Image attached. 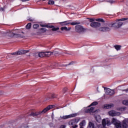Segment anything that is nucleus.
Returning <instances> with one entry per match:
<instances>
[{
	"label": "nucleus",
	"mask_w": 128,
	"mask_h": 128,
	"mask_svg": "<svg viewBox=\"0 0 128 128\" xmlns=\"http://www.w3.org/2000/svg\"><path fill=\"white\" fill-rule=\"evenodd\" d=\"M125 92H128V88L125 90Z\"/></svg>",
	"instance_id": "48"
},
{
	"label": "nucleus",
	"mask_w": 128,
	"mask_h": 128,
	"mask_svg": "<svg viewBox=\"0 0 128 128\" xmlns=\"http://www.w3.org/2000/svg\"><path fill=\"white\" fill-rule=\"evenodd\" d=\"M41 30H44V32H46V28H41Z\"/></svg>",
	"instance_id": "41"
},
{
	"label": "nucleus",
	"mask_w": 128,
	"mask_h": 128,
	"mask_svg": "<svg viewBox=\"0 0 128 128\" xmlns=\"http://www.w3.org/2000/svg\"><path fill=\"white\" fill-rule=\"evenodd\" d=\"M108 2H110V4H114V0H108Z\"/></svg>",
	"instance_id": "42"
},
{
	"label": "nucleus",
	"mask_w": 128,
	"mask_h": 128,
	"mask_svg": "<svg viewBox=\"0 0 128 128\" xmlns=\"http://www.w3.org/2000/svg\"><path fill=\"white\" fill-rule=\"evenodd\" d=\"M94 128V124L92 122H90L88 124V128Z\"/></svg>",
	"instance_id": "22"
},
{
	"label": "nucleus",
	"mask_w": 128,
	"mask_h": 128,
	"mask_svg": "<svg viewBox=\"0 0 128 128\" xmlns=\"http://www.w3.org/2000/svg\"><path fill=\"white\" fill-rule=\"evenodd\" d=\"M96 21L97 22H104V20L103 19H100V18L96 19Z\"/></svg>",
	"instance_id": "33"
},
{
	"label": "nucleus",
	"mask_w": 128,
	"mask_h": 128,
	"mask_svg": "<svg viewBox=\"0 0 128 128\" xmlns=\"http://www.w3.org/2000/svg\"><path fill=\"white\" fill-rule=\"evenodd\" d=\"M108 114L111 116H120V112H116L114 110L110 111Z\"/></svg>",
	"instance_id": "7"
},
{
	"label": "nucleus",
	"mask_w": 128,
	"mask_h": 128,
	"mask_svg": "<svg viewBox=\"0 0 128 128\" xmlns=\"http://www.w3.org/2000/svg\"><path fill=\"white\" fill-rule=\"evenodd\" d=\"M80 128H84L82 126H86V120H82L80 124Z\"/></svg>",
	"instance_id": "21"
},
{
	"label": "nucleus",
	"mask_w": 128,
	"mask_h": 128,
	"mask_svg": "<svg viewBox=\"0 0 128 128\" xmlns=\"http://www.w3.org/2000/svg\"><path fill=\"white\" fill-rule=\"evenodd\" d=\"M56 98V96L54 95V94H52V98Z\"/></svg>",
	"instance_id": "38"
},
{
	"label": "nucleus",
	"mask_w": 128,
	"mask_h": 128,
	"mask_svg": "<svg viewBox=\"0 0 128 128\" xmlns=\"http://www.w3.org/2000/svg\"><path fill=\"white\" fill-rule=\"evenodd\" d=\"M76 116V114H71L68 116H64L62 118L63 120H68V118H74Z\"/></svg>",
	"instance_id": "11"
},
{
	"label": "nucleus",
	"mask_w": 128,
	"mask_h": 128,
	"mask_svg": "<svg viewBox=\"0 0 128 128\" xmlns=\"http://www.w3.org/2000/svg\"><path fill=\"white\" fill-rule=\"evenodd\" d=\"M90 26L92 28H100V23L98 22H92L90 24Z\"/></svg>",
	"instance_id": "10"
},
{
	"label": "nucleus",
	"mask_w": 128,
	"mask_h": 128,
	"mask_svg": "<svg viewBox=\"0 0 128 128\" xmlns=\"http://www.w3.org/2000/svg\"><path fill=\"white\" fill-rule=\"evenodd\" d=\"M60 30V28H58V27L56 28V27H54V26H53V27L52 29V30L53 32H56V30Z\"/></svg>",
	"instance_id": "25"
},
{
	"label": "nucleus",
	"mask_w": 128,
	"mask_h": 128,
	"mask_svg": "<svg viewBox=\"0 0 128 128\" xmlns=\"http://www.w3.org/2000/svg\"><path fill=\"white\" fill-rule=\"evenodd\" d=\"M58 32H61L58 31Z\"/></svg>",
	"instance_id": "49"
},
{
	"label": "nucleus",
	"mask_w": 128,
	"mask_h": 128,
	"mask_svg": "<svg viewBox=\"0 0 128 128\" xmlns=\"http://www.w3.org/2000/svg\"><path fill=\"white\" fill-rule=\"evenodd\" d=\"M4 10L3 8H0V12H4Z\"/></svg>",
	"instance_id": "46"
},
{
	"label": "nucleus",
	"mask_w": 128,
	"mask_h": 128,
	"mask_svg": "<svg viewBox=\"0 0 128 128\" xmlns=\"http://www.w3.org/2000/svg\"><path fill=\"white\" fill-rule=\"evenodd\" d=\"M54 108L53 106L50 105L45 108L41 112V114H46L48 112V110H52Z\"/></svg>",
	"instance_id": "12"
},
{
	"label": "nucleus",
	"mask_w": 128,
	"mask_h": 128,
	"mask_svg": "<svg viewBox=\"0 0 128 128\" xmlns=\"http://www.w3.org/2000/svg\"><path fill=\"white\" fill-rule=\"evenodd\" d=\"M86 30V29L84 28L82 26L76 25L75 26V32L78 34H82Z\"/></svg>",
	"instance_id": "2"
},
{
	"label": "nucleus",
	"mask_w": 128,
	"mask_h": 128,
	"mask_svg": "<svg viewBox=\"0 0 128 128\" xmlns=\"http://www.w3.org/2000/svg\"><path fill=\"white\" fill-rule=\"evenodd\" d=\"M52 56L50 52H40L38 54L39 58H44V56Z\"/></svg>",
	"instance_id": "5"
},
{
	"label": "nucleus",
	"mask_w": 128,
	"mask_h": 128,
	"mask_svg": "<svg viewBox=\"0 0 128 128\" xmlns=\"http://www.w3.org/2000/svg\"><path fill=\"white\" fill-rule=\"evenodd\" d=\"M4 94V91L0 90V96H2Z\"/></svg>",
	"instance_id": "40"
},
{
	"label": "nucleus",
	"mask_w": 128,
	"mask_h": 128,
	"mask_svg": "<svg viewBox=\"0 0 128 128\" xmlns=\"http://www.w3.org/2000/svg\"><path fill=\"white\" fill-rule=\"evenodd\" d=\"M70 24V22H69L68 21L60 22V24H61V26H68V24Z\"/></svg>",
	"instance_id": "19"
},
{
	"label": "nucleus",
	"mask_w": 128,
	"mask_h": 128,
	"mask_svg": "<svg viewBox=\"0 0 128 128\" xmlns=\"http://www.w3.org/2000/svg\"><path fill=\"white\" fill-rule=\"evenodd\" d=\"M112 106H114V104H105L104 106V108L105 110H106L108 108H112Z\"/></svg>",
	"instance_id": "15"
},
{
	"label": "nucleus",
	"mask_w": 128,
	"mask_h": 128,
	"mask_svg": "<svg viewBox=\"0 0 128 128\" xmlns=\"http://www.w3.org/2000/svg\"><path fill=\"white\" fill-rule=\"evenodd\" d=\"M94 21V20L92 19V18H90L89 22H93Z\"/></svg>",
	"instance_id": "39"
},
{
	"label": "nucleus",
	"mask_w": 128,
	"mask_h": 128,
	"mask_svg": "<svg viewBox=\"0 0 128 128\" xmlns=\"http://www.w3.org/2000/svg\"><path fill=\"white\" fill-rule=\"evenodd\" d=\"M22 2H28L29 0H21Z\"/></svg>",
	"instance_id": "47"
},
{
	"label": "nucleus",
	"mask_w": 128,
	"mask_h": 128,
	"mask_svg": "<svg viewBox=\"0 0 128 128\" xmlns=\"http://www.w3.org/2000/svg\"><path fill=\"white\" fill-rule=\"evenodd\" d=\"M50 68H58V64L54 63L50 66Z\"/></svg>",
	"instance_id": "20"
},
{
	"label": "nucleus",
	"mask_w": 128,
	"mask_h": 128,
	"mask_svg": "<svg viewBox=\"0 0 128 128\" xmlns=\"http://www.w3.org/2000/svg\"><path fill=\"white\" fill-rule=\"evenodd\" d=\"M98 104L97 102H92L89 106H96Z\"/></svg>",
	"instance_id": "30"
},
{
	"label": "nucleus",
	"mask_w": 128,
	"mask_h": 128,
	"mask_svg": "<svg viewBox=\"0 0 128 128\" xmlns=\"http://www.w3.org/2000/svg\"><path fill=\"white\" fill-rule=\"evenodd\" d=\"M74 64V62H72L70 63H69L68 64L62 65V66H64V68H66V66H70L71 64Z\"/></svg>",
	"instance_id": "27"
},
{
	"label": "nucleus",
	"mask_w": 128,
	"mask_h": 128,
	"mask_svg": "<svg viewBox=\"0 0 128 128\" xmlns=\"http://www.w3.org/2000/svg\"><path fill=\"white\" fill-rule=\"evenodd\" d=\"M106 94L108 96H114L116 92L114 90L107 88L106 90Z\"/></svg>",
	"instance_id": "8"
},
{
	"label": "nucleus",
	"mask_w": 128,
	"mask_h": 128,
	"mask_svg": "<svg viewBox=\"0 0 128 128\" xmlns=\"http://www.w3.org/2000/svg\"><path fill=\"white\" fill-rule=\"evenodd\" d=\"M48 28H52H52H54V26H48L47 25V27Z\"/></svg>",
	"instance_id": "36"
},
{
	"label": "nucleus",
	"mask_w": 128,
	"mask_h": 128,
	"mask_svg": "<svg viewBox=\"0 0 128 128\" xmlns=\"http://www.w3.org/2000/svg\"><path fill=\"white\" fill-rule=\"evenodd\" d=\"M126 107H122L120 108V110H121V112H124V110H126Z\"/></svg>",
	"instance_id": "31"
},
{
	"label": "nucleus",
	"mask_w": 128,
	"mask_h": 128,
	"mask_svg": "<svg viewBox=\"0 0 128 128\" xmlns=\"http://www.w3.org/2000/svg\"><path fill=\"white\" fill-rule=\"evenodd\" d=\"M122 104H125L126 106H128V100H124L122 102Z\"/></svg>",
	"instance_id": "28"
},
{
	"label": "nucleus",
	"mask_w": 128,
	"mask_h": 128,
	"mask_svg": "<svg viewBox=\"0 0 128 128\" xmlns=\"http://www.w3.org/2000/svg\"><path fill=\"white\" fill-rule=\"evenodd\" d=\"M38 114H40L39 112H32L30 114V116H38Z\"/></svg>",
	"instance_id": "18"
},
{
	"label": "nucleus",
	"mask_w": 128,
	"mask_h": 128,
	"mask_svg": "<svg viewBox=\"0 0 128 128\" xmlns=\"http://www.w3.org/2000/svg\"><path fill=\"white\" fill-rule=\"evenodd\" d=\"M32 28V24L31 23H28V24L26 26V30H30Z\"/></svg>",
	"instance_id": "26"
},
{
	"label": "nucleus",
	"mask_w": 128,
	"mask_h": 128,
	"mask_svg": "<svg viewBox=\"0 0 128 128\" xmlns=\"http://www.w3.org/2000/svg\"><path fill=\"white\" fill-rule=\"evenodd\" d=\"M112 124H116V120L114 118H113L112 120Z\"/></svg>",
	"instance_id": "32"
},
{
	"label": "nucleus",
	"mask_w": 128,
	"mask_h": 128,
	"mask_svg": "<svg viewBox=\"0 0 128 128\" xmlns=\"http://www.w3.org/2000/svg\"><path fill=\"white\" fill-rule=\"evenodd\" d=\"M28 52H30L28 50H21L15 52L10 53L9 54H12V56H20L22 54H28Z\"/></svg>",
	"instance_id": "4"
},
{
	"label": "nucleus",
	"mask_w": 128,
	"mask_h": 128,
	"mask_svg": "<svg viewBox=\"0 0 128 128\" xmlns=\"http://www.w3.org/2000/svg\"><path fill=\"white\" fill-rule=\"evenodd\" d=\"M71 26H76V24H80V22H72L70 23Z\"/></svg>",
	"instance_id": "23"
},
{
	"label": "nucleus",
	"mask_w": 128,
	"mask_h": 128,
	"mask_svg": "<svg viewBox=\"0 0 128 128\" xmlns=\"http://www.w3.org/2000/svg\"><path fill=\"white\" fill-rule=\"evenodd\" d=\"M114 48H116V50H120V46L118 45L114 46Z\"/></svg>",
	"instance_id": "29"
},
{
	"label": "nucleus",
	"mask_w": 128,
	"mask_h": 128,
	"mask_svg": "<svg viewBox=\"0 0 128 128\" xmlns=\"http://www.w3.org/2000/svg\"><path fill=\"white\" fill-rule=\"evenodd\" d=\"M51 52V56L52 54H54V56H58V52L56 50H54L52 52Z\"/></svg>",
	"instance_id": "24"
},
{
	"label": "nucleus",
	"mask_w": 128,
	"mask_h": 128,
	"mask_svg": "<svg viewBox=\"0 0 128 128\" xmlns=\"http://www.w3.org/2000/svg\"><path fill=\"white\" fill-rule=\"evenodd\" d=\"M28 20H30V22H34V20L30 18L28 19Z\"/></svg>",
	"instance_id": "44"
},
{
	"label": "nucleus",
	"mask_w": 128,
	"mask_h": 128,
	"mask_svg": "<svg viewBox=\"0 0 128 128\" xmlns=\"http://www.w3.org/2000/svg\"><path fill=\"white\" fill-rule=\"evenodd\" d=\"M74 121L71 120L70 122H69V124H70V126H72V128H78V125H75L74 126Z\"/></svg>",
	"instance_id": "17"
},
{
	"label": "nucleus",
	"mask_w": 128,
	"mask_h": 128,
	"mask_svg": "<svg viewBox=\"0 0 128 128\" xmlns=\"http://www.w3.org/2000/svg\"><path fill=\"white\" fill-rule=\"evenodd\" d=\"M127 122L128 120H124L122 125L120 124L116 123V128H128V122Z\"/></svg>",
	"instance_id": "3"
},
{
	"label": "nucleus",
	"mask_w": 128,
	"mask_h": 128,
	"mask_svg": "<svg viewBox=\"0 0 128 128\" xmlns=\"http://www.w3.org/2000/svg\"><path fill=\"white\" fill-rule=\"evenodd\" d=\"M95 118L98 122H100L102 118L100 115H97L95 116Z\"/></svg>",
	"instance_id": "16"
},
{
	"label": "nucleus",
	"mask_w": 128,
	"mask_h": 128,
	"mask_svg": "<svg viewBox=\"0 0 128 128\" xmlns=\"http://www.w3.org/2000/svg\"><path fill=\"white\" fill-rule=\"evenodd\" d=\"M128 18H122L121 19H117L116 20V22L108 24H107V26L108 27H101L100 28V32H110V28H118L122 26V22H124L127 20Z\"/></svg>",
	"instance_id": "1"
},
{
	"label": "nucleus",
	"mask_w": 128,
	"mask_h": 128,
	"mask_svg": "<svg viewBox=\"0 0 128 128\" xmlns=\"http://www.w3.org/2000/svg\"><path fill=\"white\" fill-rule=\"evenodd\" d=\"M67 90H68V88H64L63 89V92H66Z\"/></svg>",
	"instance_id": "43"
},
{
	"label": "nucleus",
	"mask_w": 128,
	"mask_h": 128,
	"mask_svg": "<svg viewBox=\"0 0 128 128\" xmlns=\"http://www.w3.org/2000/svg\"><path fill=\"white\" fill-rule=\"evenodd\" d=\"M61 30H65V32H70L72 30V28L66 26H63L60 28Z\"/></svg>",
	"instance_id": "14"
},
{
	"label": "nucleus",
	"mask_w": 128,
	"mask_h": 128,
	"mask_svg": "<svg viewBox=\"0 0 128 128\" xmlns=\"http://www.w3.org/2000/svg\"><path fill=\"white\" fill-rule=\"evenodd\" d=\"M4 34H8V36H11V37L14 36H20V34H18L16 33H14V32H12L10 30H8L6 31V32H4Z\"/></svg>",
	"instance_id": "6"
},
{
	"label": "nucleus",
	"mask_w": 128,
	"mask_h": 128,
	"mask_svg": "<svg viewBox=\"0 0 128 128\" xmlns=\"http://www.w3.org/2000/svg\"><path fill=\"white\" fill-rule=\"evenodd\" d=\"M102 125H100L102 128V126H104L106 124H107V126H110V121L108 120L106 121V119H104L102 120Z\"/></svg>",
	"instance_id": "13"
},
{
	"label": "nucleus",
	"mask_w": 128,
	"mask_h": 128,
	"mask_svg": "<svg viewBox=\"0 0 128 128\" xmlns=\"http://www.w3.org/2000/svg\"><path fill=\"white\" fill-rule=\"evenodd\" d=\"M94 107L86 109L85 111L86 112L90 113V112H100V110H94Z\"/></svg>",
	"instance_id": "9"
},
{
	"label": "nucleus",
	"mask_w": 128,
	"mask_h": 128,
	"mask_svg": "<svg viewBox=\"0 0 128 128\" xmlns=\"http://www.w3.org/2000/svg\"><path fill=\"white\" fill-rule=\"evenodd\" d=\"M38 26H39L38 24H34L33 26L34 28H38Z\"/></svg>",
	"instance_id": "34"
},
{
	"label": "nucleus",
	"mask_w": 128,
	"mask_h": 128,
	"mask_svg": "<svg viewBox=\"0 0 128 128\" xmlns=\"http://www.w3.org/2000/svg\"><path fill=\"white\" fill-rule=\"evenodd\" d=\"M60 128H66V126L62 125V126H60Z\"/></svg>",
	"instance_id": "45"
},
{
	"label": "nucleus",
	"mask_w": 128,
	"mask_h": 128,
	"mask_svg": "<svg viewBox=\"0 0 128 128\" xmlns=\"http://www.w3.org/2000/svg\"><path fill=\"white\" fill-rule=\"evenodd\" d=\"M40 26H42V28H47L48 25H46V24H40Z\"/></svg>",
	"instance_id": "37"
},
{
	"label": "nucleus",
	"mask_w": 128,
	"mask_h": 128,
	"mask_svg": "<svg viewBox=\"0 0 128 128\" xmlns=\"http://www.w3.org/2000/svg\"><path fill=\"white\" fill-rule=\"evenodd\" d=\"M54 4V2L52 0H50L48 2V4Z\"/></svg>",
	"instance_id": "35"
}]
</instances>
